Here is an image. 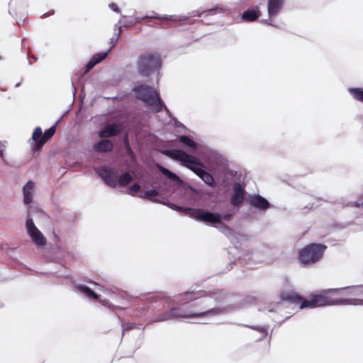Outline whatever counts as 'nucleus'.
Listing matches in <instances>:
<instances>
[{
	"mask_svg": "<svg viewBox=\"0 0 363 363\" xmlns=\"http://www.w3.org/2000/svg\"><path fill=\"white\" fill-rule=\"evenodd\" d=\"M167 206L172 210L184 212L186 214L189 215L190 217H191V211H186V209H193V208L179 206H178L175 203H171V202H167Z\"/></svg>",
	"mask_w": 363,
	"mask_h": 363,
	"instance_id": "bb28decb",
	"label": "nucleus"
},
{
	"mask_svg": "<svg viewBox=\"0 0 363 363\" xmlns=\"http://www.w3.org/2000/svg\"><path fill=\"white\" fill-rule=\"evenodd\" d=\"M140 189V186L138 184H134L130 186V191L131 194H134L138 192Z\"/></svg>",
	"mask_w": 363,
	"mask_h": 363,
	"instance_id": "ea45409f",
	"label": "nucleus"
},
{
	"mask_svg": "<svg viewBox=\"0 0 363 363\" xmlns=\"http://www.w3.org/2000/svg\"><path fill=\"white\" fill-rule=\"evenodd\" d=\"M77 290L85 297L91 300H98L99 295L95 293L91 288L84 284H77Z\"/></svg>",
	"mask_w": 363,
	"mask_h": 363,
	"instance_id": "dca6fc26",
	"label": "nucleus"
},
{
	"mask_svg": "<svg viewBox=\"0 0 363 363\" xmlns=\"http://www.w3.org/2000/svg\"><path fill=\"white\" fill-rule=\"evenodd\" d=\"M201 179L208 186H213L215 184L213 177L207 172L202 175Z\"/></svg>",
	"mask_w": 363,
	"mask_h": 363,
	"instance_id": "7c9ffc66",
	"label": "nucleus"
},
{
	"mask_svg": "<svg viewBox=\"0 0 363 363\" xmlns=\"http://www.w3.org/2000/svg\"><path fill=\"white\" fill-rule=\"evenodd\" d=\"M133 91L135 93V97L143 101L152 111L157 113L163 108L167 112L169 111L154 87L145 84H139L133 87Z\"/></svg>",
	"mask_w": 363,
	"mask_h": 363,
	"instance_id": "7ed1b4c3",
	"label": "nucleus"
},
{
	"mask_svg": "<svg viewBox=\"0 0 363 363\" xmlns=\"http://www.w3.org/2000/svg\"><path fill=\"white\" fill-rule=\"evenodd\" d=\"M126 152H127V154L129 156L133 157L134 153H133V150H131L130 147L128 145H127V146H126Z\"/></svg>",
	"mask_w": 363,
	"mask_h": 363,
	"instance_id": "49530a36",
	"label": "nucleus"
},
{
	"mask_svg": "<svg viewBox=\"0 0 363 363\" xmlns=\"http://www.w3.org/2000/svg\"><path fill=\"white\" fill-rule=\"evenodd\" d=\"M5 149H6V142L0 141V157H3Z\"/></svg>",
	"mask_w": 363,
	"mask_h": 363,
	"instance_id": "a19ab883",
	"label": "nucleus"
},
{
	"mask_svg": "<svg viewBox=\"0 0 363 363\" xmlns=\"http://www.w3.org/2000/svg\"><path fill=\"white\" fill-rule=\"evenodd\" d=\"M95 65H96V64L91 58L89 60V61L87 62V64L86 65L85 73L89 72Z\"/></svg>",
	"mask_w": 363,
	"mask_h": 363,
	"instance_id": "e433bc0d",
	"label": "nucleus"
},
{
	"mask_svg": "<svg viewBox=\"0 0 363 363\" xmlns=\"http://www.w3.org/2000/svg\"><path fill=\"white\" fill-rule=\"evenodd\" d=\"M121 22V21H119L118 23L115 24V26H114V27H115V29H116V28L118 29V26H120V25H118V24H119Z\"/></svg>",
	"mask_w": 363,
	"mask_h": 363,
	"instance_id": "6e6d98bb",
	"label": "nucleus"
},
{
	"mask_svg": "<svg viewBox=\"0 0 363 363\" xmlns=\"http://www.w3.org/2000/svg\"><path fill=\"white\" fill-rule=\"evenodd\" d=\"M26 231L32 241L38 247H43L46 245V238L35 226L33 220L29 216L26 222Z\"/></svg>",
	"mask_w": 363,
	"mask_h": 363,
	"instance_id": "6e6552de",
	"label": "nucleus"
},
{
	"mask_svg": "<svg viewBox=\"0 0 363 363\" xmlns=\"http://www.w3.org/2000/svg\"><path fill=\"white\" fill-rule=\"evenodd\" d=\"M260 16V11L257 7L256 9H247L241 16V19L245 22H253Z\"/></svg>",
	"mask_w": 363,
	"mask_h": 363,
	"instance_id": "f3484780",
	"label": "nucleus"
},
{
	"mask_svg": "<svg viewBox=\"0 0 363 363\" xmlns=\"http://www.w3.org/2000/svg\"><path fill=\"white\" fill-rule=\"evenodd\" d=\"M60 122V120H58L55 125L51 126L50 128L46 130L43 135V137L40 138V140L38 141V148H40L43 144L49 139L55 133L56 131V125Z\"/></svg>",
	"mask_w": 363,
	"mask_h": 363,
	"instance_id": "412c9836",
	"label": "nucleus"
},
{
	"mask_svg": "<svg viewBox=\"0 0 363 363\" xmlns=\"http://www.w3.org/2000/svg\"><path fill=\"white\" fill-rule=\"evenodd\" d=\"M15 12L14 15L18 17L19 16V21H23L27 16L26 7L27 5L22 1H15Z\"/></svg>",
	"mask_w": 363,
	"mask_h": 363,
	"instance_id": "aec40b11",
	"label": "nucleus"
},
{
	"mask_svg": "<svg viewBox=\"0 0 363 363\" xmlns=\"http://www.w3.org/2000/svg\"><path fill=\"white\" fill-rule=\"evenodd\" d=\"M186 211H191V218L198 221H201L208 224H220L222 228H227L222 221V215L218 213L211 212L208 211H203L201 208L186 209Z\"/></svg>",
	"mask_w": 363,
	"mask_h": 363,
	"instance_id": "0eeeda50",
	"label": "nucleus"
},
{
	"mask_svg": "<svg viewBox=\"0 0 363 363\" xmlns=\"http://www.w3.org/2000/svg\"><path fill=\"white\" fill-rule=\"evenodd\" d=\"M118 33H120V35H121V33H122L121 26H118Z\"/></svg>",
	"mask_w": 363,
	"mask_h": 363,
	"instance_id": "5fc2aeb1",
	"label": "nucleus"
},
{
	"mask_svg": "<svg viewBox=\"0 0 363 363\" xmlns=\"http://www.w3.org/2000/svg\"><path fill=\"white\" fill-rule=\"evenodd\" d=\"M133 180V177L128 173L125 172L122 174L118 179H117V184L125 186L130 184Z\"/></svg>",
	"mask_w": 363,
	"mask_h": 363,
	"instance_id": "b1692460",
	"label": "nucleus"
},
{
	"mask_svg": "<svg viewBox=\"0 0 363 363\" xmlns=\"http://www.w3.org/2000/svg\"><path fill=\"white\" fill-rule=\"evenodd\" d=\"M348 289V295L363 297V285L353 286L350 287L342 288Z\"/></svg>",
	"mask_w": 363,
	"mask_h": 363,
	"instance_id": "5701e85b",
	"label": "nucleus"
},
{
	"mask_svg": "<svg viewBox=\"0 0 363 363\" xmlns=\"http://www.w3.org/2000/svg\"><path fill=\"white\" fill-rule=\"evenodd\" d=\"M35 184L33 181H28L23 186V203L26 205L30 204L33 199L35 194Z\"/></svg>",
	"mask_w": 363,
	"mask_h": 363,
	"instance_id": "4468645a",
	"label": "nucleus"
},
{
	"mask_svg": "<svg viewBox=\"0 0 363 363\" xmlns=\"http://www.w3.org/2000/svg\"><path fill=\"white\" fill-rule=\"evenodd\" d=\"M161 66L162 60L160 55L154 52L140 55L136 62L138 72L143 77H149L157 74Z\"/></svg>",
	"mask_w": 363,
	"mask_h": 363,
	"instance_id": "20e7f679",
	"label": "nucleus"
},
{
	"mask_svg": "<svg viewBox=\"0 0 363 363\" xmlns=\"http://www.w3.org/2000/svg\"><path fill=\"white\" fill-rule=\"evenodd\" d=\"M158 195V191H157L156 189H150L146 191L143 196H140V197L143 199L151 200L152 201V200L154 199L153 197L157 196Z\"/></svg>",
	"mask_w": 363,
	"mask_h": 363,
	"instance_id": "c756f323",
	"label": "nucleus"
},
{
	"mask_svg": "<svg viewBox=\"0 0 363 363\" xmlns=\"http://www.w3.org/2000/svg\"><path fill=\"white\" fill-rule=\"evenodd\" d=\"M122 131V128L120 125L116 123H111L107 125L99 133L100 138H111L120 134Z\"/></svg>",
	"mask_w": 363,
	"mask_h": 363,
	"instance_id": "ddd939ff",
	"label": "nucleus"
},
{
	"mask_svg": "<svg viewBox=\"0 0 363 363\" xmlns=\"http://www.w3.org/2000/svg\"><path fill=\"white\" fill-rule=\"evenodd\" d=\"M169 319H172V315H171V313H170V310L168 311H166L165 313H164L163 314L160 315L157 319H155L154 321L155 322H162V321H165V320H167Z\"/></svg>",
	"mask_w": 363,
	"mask_h": 363,
	"instance_id": "473e14b6",
	"label": "nucleus"
},
{
	"mask_svg": "<svg viewBox=\"0 0 363 363\" xmlns=\"http://www.w3.org/2000/svg\"><path fill=\"white\" fill-rule=\"evenodd\" d=\"M135 25V21L132 20H128L124 22L123 26L125 27H129Z\"/></svg>",
	"mask_w": 363,
	"mask_h": 363,
	"instance_id": "a18cd8bd",
	"label": "nucleus"
},
{
	"mask_svg": "<svg viewBox=\"0 0 363 363\" xmlns=\"http://www.w3.org/2000/svg\"><path fill=\"white\" fill-rule=\"evenodd\" d=\"M122 17L125 18L127 16H122Z\"/></svg>",
	"mask_w": 363,
	"mask_h": 363,
	"instance_id": "0e129e2a",
	"label": "nucleus"
},
{
	"mask_svg": "<svg viewBox=\"0 0 363 363\" xmlns=\"http://www.w3.org/2000/svg\"><path fill=\"white\" fill-rule=\"evenodd\" d=\"M196 294V292H195V291H186V292L184 293V295H185V296H190V295H192V294Z\"/></svg>",
	"mask_w": 363,
	"mask_h": 363,
	"instance_id": "3c124183",
	"label": "nucleus"
},
{
	"mask_svg": "<svg viewBox=\"0 0 363 363\" xmlns=\"http://www.w3.org/2000/svg\"><path fill=\"white\" fill-rule=\"evenodd\" d=\"M154 13H155V11H151V12H150V14L149 16H155Z\"/></svg>",
	"mask_w": 363,
	"mask_h": 363,
	"instance_id": "052dcab7",
	"label": "nucleus"
},
{
	"mask_svg": "<svg viewBox=\"0 0 363 363\" xmlns=\"http://www.w3.org/2000/svg\"><path fill=\"white\" fill-rule=\"evenodd\" d=\"M131 328H132V327H130H130L126 328V329H131Z\"/></svg>",
	"mask_w": 363,
	"mask_h": 363,
	"instance_id": "e2e57ef3",
	"label": "nucleus"
},
{
	"mask_svg": "<svg viewBox=\"0 0 363 363\" xmlns=\"http://www.w3.org/2000/svg\"><path fill=\"white\" fill-rule=\"evenodd\" d=\"M31 58H32L33 60H34L35 61H36V60H37V57H36L35 56H32V57H31Z\"/></svg>",
	"mask_w": 363,
	"mask_h": 363,
	"instance_id": "bf43d9fd",
	"label": "nucleus"
},
{
	"mask_svg": "<svg viewBox=\"0 0 363 363\" xmlns=\"http://www.w3.org/2000/svg\"><path fill=\"white\" fill-rule=\"evenodd\" d=\"M340 290H342V289H330L323 290L318 294H313L309 300H303L301 302L300 308H313L316 307L335 305L363 306V298H333L329 296L330 293L337 294Z\"/></svg>",
	"mask_w": 363,
	"mask_h": 363,
	"instance_id": "f03ea898",
	"label": "nucleus"
},
{
	"mask_svg": "<svg viewBox=\"0 0 363 363\" xmlns=\"http://www.w3.org/2000/svg\"><path fill=\"white\" fill-rule=\"evenodd\" d=\"M152 202L157 203H161V204L167 206V203L169 201H167L166 199H155L152 200Z\"/></svg>",
	"mask_w": 363,
	"mask_h": 363,
	"instance_id": "37998d69",
	"label": "nucleus"
},
{
	"mask_svg": "<svg viewBox=\"0 0 363 363\" xmlns=\"http://www.w3.org/2000/svg\"><path fill=\"white\" fill-rule=\"evenodd\" d=\"M284 0H268L267 13L269 17L277 16L284 5Z\"/></svg>",
	"mask_w": 363,
	"mask_h": 363,
	"instance_id": "2eb2a0df",
	"label": "nucleus"
},
{
	"mask_svg": "<svg viewBox=\"0 0 363 363\" xmlns=\"http://www.w3.org/2000/svg\"><path fill=\"white\" fill-rule=\"evenodd\" d=\"M96 172L107 186L111 188L116 187L118 175L114 169L106 167H101L96 169Z\"/></svg>",
	"mask_w": 363,
	"mask_h": 363,
	"instance_id": "1a4fd4ad",
	"label": "nucleus"
},
{
	"mask_svg": "<svg viewBox=\"0 0 363 363\" xmlns=\"http://www.w3.org/2000/svg\"><path fill=\"white\" fill-rule=\"evenodd\" d=\"M232 215L230 213L222 215V220H229L231 218Z\"/></svg>",
	"mask_w": 363,
	"mask_h": 363,
	"instance_id": "de8ad7c7",
	"label": "nucleus"
},
{
	"mask_svg": "<svg viewBox=\"0 0 363 363\" xmlns=\"http://www.w3.org/2000/svg\"><path fill=\"white\" fill-rule=\"evenodd\" d=\"M155 16H150V18H155V19H159V20H168L169 21V15H167V14H164V15H160V14H157V13H154Z\"/></svg>",
	"mask_w": 363,
	"mask_h": 363,
	"instance_id": "f704fd0d",
	"label": "nucleus"
},
{
	"mask_svg": "<svg viewBox=\"0 0 363 363\" xmlns=\"http://www.w3.org/2000/svg\"><path fill=\"white\" fill-rule=\"evenodd\" d=\"M189 18V16H183V15H169V21H172L174 22H180L185 21Z\"/></svg>",
	"mask_w": 363,
	"mask_h": 363,
	"instance_id": "2f4dec72",
	"label": "nucleus"
},
{
	"mask_svg": "<svg viewBox=\"0 0 363 363\" xmlns=\"http://www.w3.org/2000/svg\"><path fill=\"white\" fill-rule=\"evenodd\" d=\"M360 206H362L363 207V203L362 204H359V203H357L355 205L356 207H359Z\"/></svg>",
	"mask_w": 363,
	"mask_h": 363,
	"instance_id": "4d7b16f0",
	"label": "nucleus"
},
{
	"mask_svg": "<svg viewBox=\"0 0 363 363\" xmlns=\"http://www.w3.org/2000/svg\"><path fill=\"white\" fill-rule=\"evenodd\" d=\"M163 154L192 170L195 174L202 169L201 163L195 157L181 150H166Z\"/></svg>",
	"mask_w": 363,
	"mask_h": 363,
	"instance_id": "39448f33",
	"label": "nucleus"
},
{
	"mask_svg": "<svg viewBox=\"0 0 363 363\" xmlns=\"http://www.w3.org/2000/svg\"><path fill=\"white\" fill-rule=\"evenodd\" d=\"M20 86V83H19V82H18V83H17V84L15 85V86H16V87H18V86Z\"/></svg>",
	"mask_w": 363,
	"mask_h": 363,
	"instance_id": "680f3d73",
	"label": "nucleus"
},
{
	"mask_svg": "<svg viewBox=\"0 0 363 363\" xmlns=\"http://www.w3.org/2000/svg\"><path fill=\"white\" fill-rule=\"evenodd\" d=\"M42 134L43 132L40 127H36L33 133L32 140L34 141L35 148L37 149H38L37 144L38 143V141L40 140V138L43 137Z\"/></svg>",
	"mask_w": 363,
	"mask_h": 363,
	"instance_id": "cd10ccee",
	"label": "nucleus"
},
{
	"mask_svg": "<svg viewBox=\"0 0 363 363\" xmlns=\"http://www.w3.org/2000/svg\"><path fill=\"white\" fill-rule=\"evenodd\" d=\"M347 91L352 98L358 101L363 103V88H348Z\"/></svg>",
	"mask_w": 363,
	"mask_h": 363,
	"instance_id": "4be33fe9",
	"label": "nucleus"
},
{
	"mask_svg": "<svg viewBox=\"0 0 363 363\" xmlns=\"http://www.w3.org/2000/svg\"><path fill=\"white\" fill-rule=\"evenodd\" d=\"M12 4H13V1H11L10 3H9V12L10 14L12 15V11H13V9H12Z\"/></svg>",
	"mask_w": 363,
	"mask_h": 363,
	"instance_id": "603ef678",
	"label": "nucleus"
},
{
	"mask_svg": "<svg viewBox=\"0 0 363 363\" xmlns=\"http://www.w3.org/2000/svg\"><path fill=\"white\" fill-rule=\"evenodd\" d=\"M102 306H104L106 307L110 308L111 304L109 303V301L106 299H101L99 298L97 300Z\"/></svg>",
	"mask_w": 363,
	"mask_h": 363,
	"instance_id": "79ce46f5",
	"label": "nucleus"
},
{
	"mask_svg": "<svg viewBox=\"0 0 363 363\" xmlns=\"http://www.w3.org/2000/svg\"><path fill=\"white\" fill-rule=\"evenodd\" d=\"M206 171L204 170L203 168L199 171V172H196V175L199 176L201 179V177L202 175H203V174L206 172Z\"/></svg>",
	"mask_w": 363,
	"mask_h": 363,
	"instance_id": "8fccbe9b",
	"label": "nucleus"
},
{
	"mask_svg": "<svg viewBox=\"0 0 363 363\" xmlns=\"http://www.w3.org/2000/svg\"><path fill=\"white\" fill-rule=\"evenodd\" d=\"M179 140L181 142L188 150L193 154L197 153V150L200 146L199 144L196 143L193 141L189 136L187 135H180L179 137Z\"/></svg>",
	"mask_w": 363,
	"mask_h": 363,
	"instance_id": "a211bd4d",
	"label": "nucleus"
},
{
	"mask_svg": "<svg viewBox=\"0 0 363 363\" xmlns=\"http://www.w3.org/2000/svg\"><path fill=\"white\" fill-rule=\"evenodd\" d=\"M264 23H265L266 24L269 25V26H274V25L270 22V21H269V20H265V21H264Z\"/></svg>",
	"mask_w": 363,
	"mask_h": 363,
	"instance_id": "864d4df0",
	"label": "nucleus"
},
{
	"mask_svg": "<svg viewBox=\"0 0 363 363\" xmlns=\"http://www.w3.org/2000/svg\"><path fill=\"white\" fill-rule=\"evenodd\" d=\"M284 299L296 301V300H301V298L296 294L291 293L288 294L287 296L284 298Z\"/></svg>",
	"mask_w": 363,
	"mask_h": 363,
	"instance_id": "c9c22d12",
	"label": "nucleus"
},
{
	"mask_svg": "<svg viewBox=\"0 0 363 363\" xmlns=\"http://www.w3.org/2000/svg\"><path fill=\"white\" fill-rule=\"evenodd\" d=\"M245 189L240 183L236 182L233 185V194L230 198V204L239 206L244 201Z\"/></svg>",
	"mask_w": 363,
	"mask_h": 363,
	"instance_id": "f8f14e48",
	"label": "nucleus"
},
{
	"mask_svg": "<svg viewBox=\"0 0 363 363\" xmlns=\"http://www.w3.org/2000/svg\"><path fill=\"white\" fill-rule=\"evenodd\" d=\"M249 203L250 206L260 211H265L271 206L268 200L259 194L250 196Z\"/></svg>",
	"mask_w": 363,
	"mask_h": 363,
	"instance_id": "9b49d317",
	"label": "nucleus"
},
{
	"mask_svg": "<svg viewBox=\"0 0 363 363\" xmlns=\"http://www.w3.org/2000/svg\"><path fill=\"white\" fill-rule=\"evenodd\" d=\"M110 50L111 48H109L106 52L96 53L91 57V60L97 65L108 56Z\"/></svg>",
	"mask_w": 363,
	"mask_h": 363,
	"instance_id": "c85d7f7f",
	"label": "nucleus"
},
{
	"mask_svg": "<svg viewBox=\"0 0 363 363\" xmlns=\"http://www.w3.org/2000/svg\"><path fill=\"white\" fill-rule=\"evenodd\" d=\"M226 297L227 294L223 290L211 292V296L204 297L198 302L200 304L205 305L201 311H193L186 310L184 307L172 308L170 309L172 318H205L228 313L234 309V307L231 305L223 307L214 306L209 308L213 305V303H220Z\"/></svg>",
	"mask_w": 363,
	"mask_h": 363,
	"instance_id": "f257e3e1",
	"label": "nucleus"
},
{
	"mask_svg": "<svg viewBox=\"0 0 363 363\" xmlns=\"http://www.w3.org/2000/svg\"><path fill=\"white\" fill-rule=\"evenodd\" d=\"M113 147V143L108 139L101 140L94 145V150L98 152H108Z\"/></svg>",
	"mask_w": 363,
	"mask_h": 363,
	"instance_id": "6ab92c4d",
	"label": "nucleus"
},
{
	"mask_svg": "<svg viewBox=\"0 0 363 363\" xmlns=\"http://www.w3.org/2000/svg\"><path fill=\"white\" fill-rule=\"evenodd\" d=\"M244 326L250 328L252 330H257L262 333V336L258 339L259 341L262 340L265 338V337L267 335L268 333V326L267 325H263V326H250L245 325Z\"/></svg>",
	"mask_w": 363,
	"mask_h": 363,
	"instance_id": "a878e982",
	"label": "nucleus"
},
{
	"mask_svg": "<svg viewBox=\"0 0 363 363\" xmlns=\"http://www.w3.org/2000/svg\"><path fill=\"white\" fill-rule=\"evenodd\" d=\"M108 7L110 9H111L113 11L120 13L121 9L118 8V5L115 3H111L108 4Z\"/></svg>",
	"mask_w": 363,
	"mask_h": 363,
	"instance_id": "58836bf2",
	"label": "nucleus"
},
{
	"mask_svg": "<svg viewBox=\"0 0 363 363\" xmlns=\"http://www.w3.org/2000/svg\"><path fill=\"white\" fill-rule=\"evenodd\" d=\"M119 37H120V33H118L117 34L114 35L110 39V44H111V47L110 48L111 49L115 45V44L118 41Z\"/></svg>",
	"mask_w": 363,
	"mask_h": 363,
	"instance_id": "4c0bfd02",
	"label": "nucleus"
},
{
	"mask_svg": "<svg viewBox=\"0 0 363 363\" xmlns=\"http://www.w3.org/2000/svg\"><path fill=\"white\" fill-rule=\"evenodd\" d=\"M206 171L204 170L203 168L199 171V172H196V175L199 176L201 179V177L202 175H203V174L206 172Z\"/></svg>",
	"mask_w": 363,
	"mask_h": 363,
	"instance_id": "09e8293b",
	"label": "nucleus"
},
{
	"mask_svg": "<svg viewBox=\"0 0 363 363\" xmlns=\"http://www.w3.org/2000/svg\"><path fill=\"white\" fill-rule=\"evenodd\" d=\"M326 246L321 244L308 245L300 250L299 261L303 264H314L322 258Z\"/></svg>",
	"mask_w": 363,
	"mask_h": 363,
	"instance_id": "423d86ee",
	"label": "nucleus"
},
{
	"mask_svg": "<svg viewBox=\"0 0 363 363\" xmlns=\"http://www.w3.org/2000/svg\"><path fill=\"white\" fill-rule=\"evenodd\" d=\"M92 284L96 285V286H99V290L104 292L105 294L109 296V295H111L114 293V291L111 289H106V288H104V286H100L99 284H98L96 282H92Z\"/></svg>",
	"mask_w": 363,
	"mask_h": 363,
	"instance_id": "72a5a7b5",
	"label": "nucleus"
},
{
	"mask_svg": "<svg viewBox=\"0 0 363 363\" xmlns=\"http://www.w3.org/2000/svg\"><path fill=\"white\" fill-rule=\"evenodd\" d=\"M158 170L164 175H165L171 182H174L179 188L184 189L185 191L190 190L191 192L196 194L197 191L191 186H186L182 180L175 173L172 172L167 168L157 164Z\"/></svg>",
	"mask_w": 363,
	"mask_h": 363,
	"instance_id": "9d476101",
	"label": "nucleus"
},
{
	"mask_svg": "<svg viewBox=\"0 0 363 363\" xmlns=\"http://www.w3.org/2000/svg\"><path fill=\"white\" fill-rule=\"evenodd\" d=\"M150 16H145L143 17H136L134 20L135 21V24L138 23H140L143 20L145 19V18H150L149 17Z\"/></svg>",
	"mask_w": 363,
	"mask_h": 363,
	"instance_id": "c03bdc74",
	"label": "nucleus"
},
{
	"mask_svg": "<svg viewBox=\"0 0 363 363\" xmlns=\"http://www.w3.org/2000/svg\"><path fill=\"white\" fill-rule=\"evenodd\" d=\"M49 15H50V14H48V13H45V14H43V15L42 16V18H45V17H46V16H48Z\"/></svg>",
	"mask_w": 363,
	"mask_h": 363,
	"instance_id": "13d9d810",
	"label": "nucleus"
},
{
	"mask_svg": "<svg viewBox=\"0 0 363 363\" xmlns=\"http://www.w3.org/2000/svg\"><path fill=\"white\" fill-rule=\"evenodd\" d=\"M222 11V9H219L218 7L214 8V9H210L206 11H202L201 12L198 11H193L189 13L186 16H189V18L194 17V16L200 17L202 13H206V12L208 13H211V14H216L218 11Z\"/></svg>",
	"mask_w": 363,
	"mask_h": 363,
	"instance_id": "393cba45",
	"label": "nucleus"
}]
</instances>
